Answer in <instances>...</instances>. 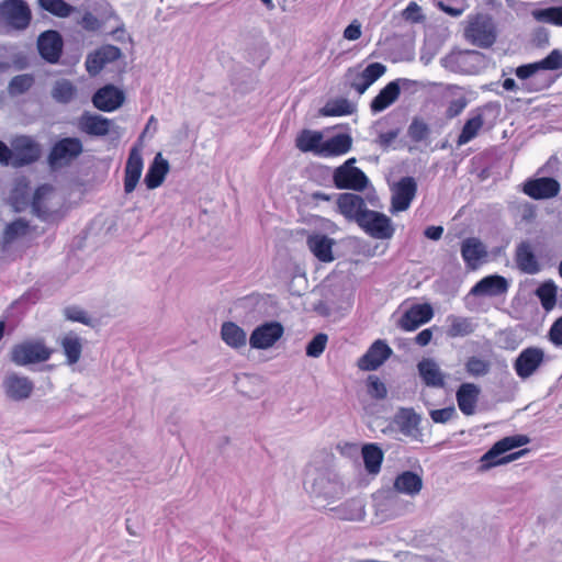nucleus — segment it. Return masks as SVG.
Listing matches in <instances>:
<instances>
[{
  "label": "nucleus",
  "mask_w": 562,
  "mask_h": 562,
  "mask_svg": "<svg viewBox=\"0 0 562 562\" xmlns=\"http://www.w3.org/2000/svg\"><path fill=\"white\" fill-rule=\"evenodd\" d=\"M521 191L533 200H548L560 192V183L551 177L529 178L521 184Z\"/></svg>",
  "instance_id": "ddd939ff"
},
{
  "label": "nucleus",
  "mask_w": 562,
  "mask_h": 562,
  "mask_svg": "<svg viewBox=\"0 0 562 562\" xmlns=\"http://www.w3.org/2000/svg\"><path fill=\"white\" fill-rule=\"evenodd\" d=\"M515 262L517 268L527 274H536L541 269L533 248L527 240H524L517 245L515 251Z\"/></svg>",
  "instance_id": "bb28decb"
},
{
  "label": "nucleus",
  "mask_w": 562,
  "mask_h": 562,
  "mask_svg": "<svg viewBox=\"0 0 562 562\" xmlns=\"http://www.w3.org/2000/svg\"><path fill=\"white\" fill-rule=\"evenodd\" d=\"M361 36V24L353 20L344 31V37L348 41H356Z\"/></svg>",
  "instance_id": "e2e57ef3"
},
{
  "label": "nucleus",
  "mask_w": 562,
  "mask_h": 562,
  "mask_svg": "<svg viewBox=\"0 0 562 562\" xmlns=\"http://www.w3.org/2000/svg\"><path fill=\"white\" fill-rule=\"evenodd\" d=\"M490 362L476 356L469 357L464 362V370L470 376H484L490 372Z\"/></svg>",
  "instance_id": "de8ad7c7"
},
{
  "label": "nucleus",
  "mask_w": 562,
  "mask_h": 562,
  "mask_svg": "<svg viewBox=\"0 0 562 562\" xmlns=\"http://www.w3.org/2000/svg\"><path fill=\"white\" fill-rule=\"evenodd\" d=\"M77 94L76 86L67 79H59L52 89V97L58 103H69Z\"/></svg>",
  "instance_id": "c03bdc74"
},
{
  "label": "nucleus",
  "mask_w": 562,
  "mask_h": 562,
  "mask_svg": "<svg viewBox=\"0 0 562 562\" xmlns=\"http://www.w3.org/2000/svg\"><path fill=\"white\" fill-rule=\"evenodd\" d=\"M13 161L14 167H23L31 165L40 159V145L29 136L16 137L13 143Z\"/></svg>",
  "instance_id": "f3484780"
},
{
  "label": "nucleus",
  "mask_w": 562,
  "mask_h": 562,
  "mask_svg": "<svg viewBox=\"0 0 562 562\" xmlns=\"http://www.w3.org/2000/svg\"><path fill=\"white\" fill-rule=\"evenodd\" d=\"M334 516L345 521H363L366 518V501L363 497H351L329 509Z\"/></svg>",
  "instance_id": "412c9836"
},
{
  "label": "nucleus",
  "mask_w": 562,
  "mask_h": 562,
  "mask_svg": "<svg viewBox=\"0 0 562 562\" xmlns=\"http://www.w3.org/2000/svg\"><path fill=\"white\" fill-rule=\"evenodd\" d=\"M82 150V143L79 138H61L52 147L48 155V164L52 168L66 166L80 156Z\"/></svg>",
  "instance_id": "f8f14e48"
},
{
  "label": "nucleus",
  "mask_w": 562,
  "mask_h": 562,
  "mask_svg": "<svg viewBox=\"0 0 562 562\" xmlns=\"http://www.w3.org/2000/svg\"><path fill=\"white\" fill-rule=\"evenodd\" d=\"M80 24L87 31H97L100 27L98 18L91 12H86L82 15Z\"/></svg>",
  "instance_id": "0e129e2a"
},
{
  "label": "nucleus",
  "mask_w": 562,
  "mask_h": 562,
  "mask_svg": "<svg viewBox=\"0 0 562 562\" xmlns=\"http://www.w3.org/2000/svg\"><path fill=\"white\" fill-rule=\"evenodd\" d=\"M393 353L385 340H375L358 360V367L363 371H373L380 368Z\"/></svg>",
  "instance_id": "a211bd4d"
},
{
  "label": "nucleus",
  "mask_w": 562,
  "mask_h": 562,
  "mask_svg": "<svg viewBox=\"0 0 562 562\" xmlns=\"http://www.w3.org/2000/svg\"><path fill=\"white\" fill-rule=\"evenodd\" d=\"M536 295L543 310L549 312L557 304V285L552 281L543 282L537 288Z\"/></svg>",
  "instance_id": "a18cd8bd"
},
{
  "label": "nucleus",
  "mask_w": 562,
  "mask_h": 562,
  "mask_svg": "<svg viewBox=\"0 0 562 562\" xmlns=\"http://www.w3.org/2000/svg\"><path fill=\"white\" fill-rule=\"evenodd\" d=\"M13 161V148H9L7 144L0 140V162L4 166L12 164Z\"/></svg>",
  "instance_id": "774afa93"
},
{
  "label": "nucleus",
  "mask_w": 562,
  "mask_h": 562,
  "mask_svg": "<svg viewBox=\"0 0 562 562\" xmlns=\"http://www.w3.org/2000/svg\"><path fill=\"white\" fill-rule=\"evenodd\" d=\"M447 322H449L447 336L450 338L468 336L475 329V324L470 317L449 315Z\"/></svg>",
  "instance_id": "ea45409f"
},
{
  "label": "nucleus",
  "mask_w": 562,
  "mask_h": 562,
  "mask_svg": "<svg viewBox=\"0 0 562 562\" xmlns=\"http://www.w3.org/2000/svg\"><path fill=\"white\" fill-rule=\"evenodd\" d=\"M306 244L311 252L322 262H331L334 260L333 246L334 239L319 233H313L307 236Z\"/></svg>",
  "instance_id": "7c9ffc66"
},
{
  "label": "nucleus",
  "mask_w": 562,
  "mask_h": 562,
  "mask_svg": "<svg viewBox=\"0 0 562 562\" xmlns=\"http://www.w3.org/2000/svg\"><path fill=\"white\" fill-rule=\"evenodd\" d=\"M418 374L426 386L443 387L445 373L438 363L431 358H425L417 363Z\"/></svg>",
  "instance_id": "cd10ccee"
},
{
  "label": "nucleus",
  "mask_w": 562,
  "mask_h": 562,
  "mask_svg": "<svg viewBox=\"0 0 562 562\" xmlns=\"http://www.w3.org/2000/svg\"><path fill=\"white\" fill-rule=\"evenodd\" d=\"M53 355L42 339L27 340L12 347L10 358L18 366H27L47 361Z\"/></svg>",
  "instance_id": "423d86ee"
},
{
  "label": "nucleus",
  "mask_w": 562,
  "mask_h": 562,
  "mask_svg": "<svg viewBox=\"0 0 562 562\" xmlns=\"http://www.w3.org/2000/svg\"><path fill=\"white\" fill-rule=\"evenodd\" d=\"M140 137L132 148L128 160L126 162L124 179V190L126 193L132 192L140 179V153L138 149Z\"/></svg>",
  "instance_id": "2f4dec72"
},
{
  "label": "nucleus",
  "mask_w": 562,
  "mask_h": 562,
  "mask_svg": "<svg viewBox=\"0 0 562 562\" xmlns=\"http://www.w3.org/2000/svg\"><path fill=\"white\" fill-rule=\"evenodd\" d=\"M85 65L87 71L91 76H95L104 68L105 63L102 56H100L99 52L95 50L87 56Z\"/></svg>",
  "instance_id": "5fc2aeb1"
},
{
  "label": "nucleus",
  "mask_w": 562,
  "mask_h": 562,
  "mask_svg": "<svg viewBox=\"0 0 562 562\" xmlns=\"http://www.w3.org/2000/svg\"><path fill=\"white\" fill-rule=\"evenodd\" d=\"M432 316L434 310L430 304H415L402 315L398 325L406 331H413L428 323Z\"/></svg>",
  "instance_id": "aec40b11"
},
{
  "label": "nucleus",
  "mask_w": 562,
  "mask_h": 562,
  "mask_svg": "<svg viewBox=\"0 0 562 562\" xmlns=\"http://www.w3.org/2000/svg\"><path fill=\"white\" fill-rule=\"evenodd\" d=\"M33 13L25 0L0 1V26L11 32H23L32 23Z\"/></svg>",
  "instance_id": "20e7f679"
},
{
  "label": "nucleus",
  "mask_w": 562,
  "mask_h": 562,
  "mask_svg": "<svg viewBox=\"0 0 562 562\" xmlns=\"http://www.w3.org/2000/svg\"><path fill=\"white\" fill-rule=\"evenodd\" d=\"M532 16L539 22L562 26V7H550L535 10Z\"/></svg>",
  "instance_id": "09e8293b"
},
{
  "label": "nucleus",
  "mask_w": 562,
  "mask_h": 562,
  "mask_svg": "<svg viewBox=\"0 0 562 562\" xmlns=\"http://www.w3.org/2000/svg\"><path fill=\"white\" fill-rule=\"evenodd\" d=\"M461 257L468 269L475 270L487 257V248L479 238L468 237L461 243Z\"/></svg>",
  "instance_id": "5701e85b"
},
{
  "label": "nucleus",
  "mask_w": 562,
  "mask_h": 562,
  "mask_svg": "<svg viewBox=\"0 0 562 562\" xmlns=\"http://www.w3.org/2000/svg\"><path fill=\"white\" fill-rule=\"evenodd\" d=\"M170 171L169 161L164 158L161 153H157L154 160L148 167L147 173L143 180L148 189H156L160 187L166 176Z\"/></svg>",
  "instance_id": "c756f323"
},
{
  "label": "nucleus",
  "mask_w": 562,
  "mask_h": 562,
  "mask_svg": "<svg viewBox=\"0 0 562 562\" xmlns=\"http://www.w3.org/2000/svg\"><path fill=\"white\" fill-rule=\"evenodd\" d=\"M481 389L474 383L465 382L458 387L456 400L462 414L471 416L475 413Z\"/></svg>",
  "instance_id": "a878e982"
},
{
  "label": "nucleus",
  "mask_w": 562,
  "mask_h": 562,
  "mask_svg": "<svg viewBox=\"0 0 562 562\" xmlns=\"http://www.w3.org/2000/svg\"><path fill=\"white\" fill-rule=\"evenodd\" d=\"M417 192V183L412 177H404L392 188V211H406Z\"/></svg>",
  "instance_id": "6ab92c4d"
},
{
  "label": "nucleus",
  "mask_w": 562,
  "mask_h": 562,
  "mask_svg": "<svg viewBox=\"0 0 562 562\" xmlns=\"http://www.w3.org/2000/svg\"><path fill=\"white\" fill-rule=\"evenodd\" d=\"M464 37L477 47H491L497 38V30L493 18L487 13L469 15L464 27Z\"/></svg>",
  "instance_id": "7ed1b4c3"
},
{
  "label": "nucleus",
  "mask_w": 562,
  "mask_h": 562,
  "mask_svg": "<svg viewBox=\"0 0 562 562\" xmlns=\"http://www.w3.org/2000/svg\"><path fill=\"white\" fill-rule=\"evenodd\" d=\"M407 79H396L389 82L380 92L373 98L370 103V110L373 114L380 113L391 106L400 97L401 82H407Z\"/></svg>",
  "instance_id": "393cba45"
},
{
  "label": "nucleus",
  "mask_w": 562,
  "mask_h": 562,
  "mask_svg": "<svg viewBox=\"0 0 562 562\" xmlns=\"http://www.w3.org/2000/svg\"><path fill=\"white\" fill-rule=\"evenodd\" d=\"M2 387L8 398L21 402L27 400L32 395L34 391V383L27 376L11 372L4 376Z\"/></svg>",
  "instance_id": "dca6fc26"
},
{
  "label": "nucleus",
  "mask_w": 562,
  "mask_h": 562,
  "mask_svg": "<svg viewBox=\"0 0 562 562\" xmlns=\"http://www.w3.org/2000/svg\"><path fill=\"white\" fill-rule=\"evenodd\" d=\"M67 318L74 322H78L85 325L90 324V319L87 316V313L79 308H68L67 310Z\"/></svg>",
  "instance_id": "69168bd1"
},
{
  "label": "nucleus",
  "mask_w": 562,
  "mask_h": 562,
  "mask_svg": "<svg viewBox=\"0 0 562 562\" xmlns=\"http://www.w3.org/2000/svg\"><path fill=\"white\" fill-rule=\"evenodd\" d=\"M529 442V438L525 435H515L505 437L496 441L482 457L481 469L488 470L497 465L506 464L519 459L528 453V449H521L516 452H509L515 448L522 447Z\"/></svg>",
  "instance_id": "f03ea898"
},
{
  "label": "nucleus",
  "mask_w": 562,
  "mask_h": 562,
  "mask_svg": "<svg viewBox=\"0 0 562 562\" xmlns=\"http://www.w3.org/2000/svg\"><path fill=\"white\" fill-rule=\"evenodd\" d=\"M304 488L311 495L326 501H335L346 493L342 481L328 470L307 469Z\"/></svg>",
  "instance_id": "f257e3e1"
},
{
  "label": "nucleus",
  "mask_w": 562,
  "mask_h": 562,
  "mask_svg": "<svg viewBox=\"0 0 562 562\" xmlns=\"http://www.w3.org/2000/svg\"><path fill=\"white\" fill-rule=\"evenodd\" d=\"M437 7L443 11L445 13L449 14L450 16L458 18L462 15V13L465 11L464 7H451L446 4L443 1H438Z\"/></svg>",
  "instance_id": "338daca9"
},
{
  "label": "nucleus",
  "mask_w": 562,
  "mask_h": 562,
  "mask_svg": "<svg viewBox=\"0 0 562 562\" xmlns=\"http://www.w3.org/2000/svg\"><path fill=\"white\" fill-rule=\"evenodd\" d=\"M355 111V104L348 99L338 98L329 100L321 110V114L324 116H344L352 114Z\"/></svg>",
  "instance_id": "37998d69"
},
{
  "label": "nucleus",
  "mask_w": 562,
  "mask_h": 562,
  "mask_svg": "<svg viewBox=\"0 0 562 562\" xmlns=\"http://www.w3.org/2000/svg\"><path fill=\"white\" fill-rule=\"evenodd\" d=\"M43 233V231L38 232L36 227L31 226L29 222L19 218L11 223H9L3 231V241L5 244H11L18 238L22 237H34L38 236Z\"/></svg>",
  "instance_id": "72a5a7b5"
},
{
  "label": "nucleus",
  "mask_w": 562,
  "mask_h": 562,
  "mask_svg": "<svg viewBox=\"0 0 562 562\" xmlns=\"http://www.w3.org/2000/svg\"><path fill=\"white\" fill-rule=\"evenodd\" d=\"M79 130L91 136H105L109 134L112 121L99 114L85 112L79 119Z\"/></svg>",
  "instance_id": "c85d7f7f"
},
{
  "label": "nucleus",
  "mask_w": 562,
  "mask_h": 562,
  "mask_svg": "<svg viewBox=\"0 0 562 562\" xmlns=\"http://www.w3.org/2000/svg\"><path fill=\"white\" fill-rule=\"evenodd\" d=\"M64 42L59 32L47 30L37 38V49L41 57L49 64H57L63 54Z\"/></svg>",
  "instance_id": "2eb2a0df"
},
{
  "label": "nucleus",
  "mask_w": 562,
  "mask_h": 562,
  "mask_svg": "<svg viewBox=\"0 0 562 562\" xmlns=\"http://www.w3.org/2000/svg\"><path fill=\"white\" fill-rule=\"evenodd\" d=\"M40 7L57 16V18H68L74 11L75 8L67 3L65 0H37Z\"/></svg>",
  "instance_id": "49530a36"
},
{
  "label": "nucleus",
  "mask_w": 562,
  "mask_h": 562,
  "mask_svg": "<svg viewBox=\"0 0 562 562\" xmlns=\"http://www.w3.org/2000/svg\"><path fill=\"white\" fill-rule=\"evenodd\" d=\"M60 346L69 366H72L80 360L82 353V342L78 336L74 334L64 336L60 340Z\"/></svg>",
  "instance_id": "79ce46f5"
},
{
  "label": "nucleus",
  "mask_w": 562,
  "mask_h": 562,
  "mask_svg": "<svg viewBox=\"0 0 562 562\" xmlns=\"http://www.w3.org/2000/svg\"><path fill=\"white\" fill-rule=\"evenodd\" d=\"M283 333L284 328L281 323L266 322L252 330L249 345L254 349H268L282 337Z\"/></svg>",
  "instance_id": "4468645a"
},
{
  "label": "nucleus",
  "mask_w": 562,
  "mask_h": 562,
  "mask_svg": "<svg viewBox=\"0 0 562 562\" xmlns=\"http://www.w3.org/2000/svg\"><path fill=\"white\" fill-rule=\"evenodd\" d=\"M124 99L125 95L122 90L112 85H106L95 91L92 103L101 111L112 112L123 104Z\"/></svg>",
  "instance_id": "4be33fe9"
},
{
  "label": "nucleus",
  "mask_w": 562,
  "mask_h": 562,
  "mask_svg": "<svg viewBox=\"0 0 562 562\" xmlns=\"http://www.w3.org/2000/svg\"><path fill=\"white\" fill-rule=\"evenodd\" d=\"M393 487L401 494L415 496L423 488V479L417 473L407 470L395 477Z\"/></svg>",
  "instance_id": "473e14b6"
},
{
  "label": "nucleus",
  "mask_w": 562,
  "mask_h": 562,
  "mask_svg": "<svg viewBox=\"0 0 562 562\" xmlns=\"http://www.w3.org/2000/svg\"><path fill=\"white\" fill-rule=\"evenodd\" d=\"M375 239H390L394 235L391 220L383 213H342Z\"/></svg>",
  "instance_id": "39448f33"
},
{
  "label": "nucleus",
  "mask_w": 562,
  "mask_h": 562,
  "mask_svg": "<svg viewBox=\"0 0 562 562\" xmlns=\"http://www.w3.org/2000/svg\"><path fill=\"white\" fill-rule=\"evenodd\" d=\"M296 147L303 151H312L319 156V150L323 143V135L319 132L304 130L296 137Z\"/></svg>",
  "instance_id": "a19ab883"
},
{
  "label": "nucleus",
  "mask_w": 562,
  "mask_h": 562,
  "mask_svg": "<svg viewBox=\"0 0 562 562\" xmlns=\"http://www.w3.org/2000/svg\"><path fill=\"white\" fill-rule=\"evenodd\" d=\"M541 71H560L562 74V50L553 49L541 60L518 66L515 75L520 80L541 76Z\"/></svg>",
  "instance_id": "9b49d317"
},
{
  "label": "nucleus",
  "mask_w": 562,
  "mask_h": 562,
  "mask_svg": "<svg viewBox=\"0 0 562 562\" xmlns=\"http://www.w3.org/2000/svg\"><path fill=\"white\" fill-rule=\"evenodd\" d=\"M328 337L324 333L315 335L312 340L306 345V355L311 358H318L325 350Z\"/></svg>",
  "instance_id": "603ef678"
},
{
  "label": "nucleus",
  "mask_w": 562,
  "mask_h": 562,
  "mask_svg": "<svg viewBox=\"0 0 562 562\" xmlns=\"http://www.w3.org/2000/svg\"><path fill=\"white\" fill-rule=\"evenodd\" d=\"M368 394L378 401H382L387 396V389L376 375H369L367 380Z\"/></svg>",
  "instance_id": "3c124183"
},
{
  "label": "nucleus",
  "mask_w": 562,
  "mask_h": 562,
  "mask_svg": "<svg viewBox=\"0 0 562 562\" xmlns=\"http://www.w3.org/2000/svg\"><path fill=\"white\" fill-rule=\"evenodd\" d=\"M351 143V137L348 134H337L323 140L319 156L331 157L344 155L350 150Z\"/></svg>",
  "instance_id": "f704fd0d"
},
{
  "label": "nucleus",
  "mask_w": 562,
  "mask_h": 562,
  "mask_svg": "<svg viewBox=\"0 0 562 562\" xmlns=\"http://www.w3.org/2000/svg\"><path fill=\"white\" fill-rule=\"evenodd\" d=\"M386 71V67L381 63L369 64L366 68H349L346 78L352 89L359 94H363L367 89L381 78Z\"/></svg>",
  "instance_id": "9d476101"
},
{
  "label": "nucleus",
  "mask_w": 562,
  "mask_h": 562,
  "mask_svg": "<svg viewBox=\"0 0 562 562\" xmlns=\"http://www.w3.org/2000/svg\"><path fill=\"white\" fill-rule=\"evenodd\" d=\"M398 134H400V130L398 128H393V130H390L387 132H380L378 137H376V139H375V143L381 148L386 150V149H389L391 147L393 142L397 138Z\"/></svg>",
  "instance_id": "13d9d810"
},
{
  "label": "nucleus",
  "mask_w": 562,
  "mask_h": 562,
  "mask_svg": "<svg viewBox=\"0 0 562 562\" xmlns=\"http://www.w3.org/2000/svg\"><path fill=\"white\" fill-rule=\"evenodd\" d=\"M408 136L414 142L425 140L429 135L428 125L422 120L414 119L408 126Z\"/></svg>",
  "instance_id": "864d4df0"
},
{
  "label": "nucleus",
  "mask_w": 562,
  "mask_h": 562,
  "mask_svg": "<svg viewBox=\"0 0 562 562\" xmlns=\"http://www.w3.org/2000/svg\"><path fill=\"white\" fill-rule=\"evenodd\" d=\"M549 340L555 346H562V316L557 318L548 333Z\"/></svg>",
  "instance_id": "bf43d9fd"
},
{
  "label": "nucleus",
  "mask_w": 562,
  "mask_h": 562,
  "mask_svg": "<svg viewBox=\"0 0 562 562\" xmlns=\"http://www.w3.org/2000/svg\"><path fill=\"white\" fill-rule=\"evenodd\" d=\"M394 424L405 436H414L418 429L420 417L413 408L401 407L394 415Z\"/></svg>",
  "instance_id": "c9c22d12"
},
{
  "label": "nucleus",
  "mask_w": 562,
  "mask_h": 562,
  "mask_svg": "<svg viewBox=\"0 0 562 562\" xmlns=\"http://www.w3.org/2000/svg\"><path fill=\"white\" fill-rule=\"evenodd\" d=\"M457 412L454 406H448L440 409H432L430 411L429 415L434 423L436 424H446L448 423L453 416H456Z\"/></svg>",
  "instance_id": "4d7b16f0"
},
{
  "label": "nucleus",
  "mask_w": 562,
  "mask_h": 562,
  "mask_svg": "<svg viewBox=\"0 0 562 562\" xmlns=\"http://www.w3.org/2000/svg\"><path fill=\"white\" fill-rule=\"evenodd\" d=\"M544 350L540 347L530 346L522 349L513 363L515 373L521 380L532 376L546 363Z\"/></svg>",
  "instance_id": "6e6552de"
},
{
  "label": "nucleus",
  "mask_w": 562,
  "mask_h": 562,
  "mask_svg": "<svg viewBox=\"0 0 562 562\" xmlns=\"http://www.w3.org/2000/svg\"><path fill=\"white\" fill-rule=\"evenodd\" d=\"M508 286V281L504 277L491 274L476 282L470 294L474 296H498L506 293Z\"/></svg>",
  "instance_id": "b1692460"
},
{
  "label": "nucleus",
  "mask_w": 562,
  "mask_h": 562,
  "mask_svg": "<svg viewBox=\"0 0 562 562\" xmlns=\"http://www.w3.org/2000/svg\"><path fill=\"white\" fill-rule=\"evenodd\" d=\"M484 116L481 109L471 112V116L465 121L460 135L458 136L457 144L459 146L470 143L475 138L483 127Z\"/></svg>",
  "instance_id": "e433bc0d"
},
{
  "label": "nucleus",
  "mask_w": 562,
  "mask_h": 562,
  "mask_svg": "<svg viewBox=\"0 0 562 562\" xmlns=\"http://www.w3.org/2000/svg\"><path fill=\"white\" fill-rule=\"evenodd\" d=\"M97 50L104 59L105 65L117 60L122 55L120 48L113 45H104Z\"/></svg>",
  "instance_id": "680f3d73"
},
{
  "label": "nucleus",
  "mask_w": 562,
  "mask_h": 562,
  "mask_svg": "<svg viewBox=\"0 0 562 562\" xmlns=\"http://www.w3.org/2000/svg\"><path fill=\"white\" fill-rule=\"evenodd\" d=\"M403 18L412 22L423 21L422 8L414 1L409 2L403 11Z\"/></svg>",
  "instance_id": "052dcab7"
},
{
  "label": "nucleus",
  "mask_w": 562,
  "mask_h": 562,
  "mask_svg": "<svg viewBox=\"0 0 562 562\" xmlns=\"http://www.w3.org/2000/svg\"><path fill=\"white\" fill-rule=\"evenodd\" d=\"M221 337L223 341L232 348L246 346L247 336L245 330L233 322H225L221 327Z\"/></svg>",
  "instance_id": "58836bf2"
},
{
  "label": "nucleus",
  "mask_w": 562,
  "mask_h": 562,
  "mask_svg": "<svg viewBox=\"0 0 562 562\" xmlns=\"http://www.w3.org/2000/svg\"><path fill=\"white\" fill-rule=\"evenodd\" d=\"M468 103L469 101L463 94L450 100L446 110L447 117L453 119L458 116L467 108Z\"/></svg>",
  "instance_id": "6e6d98bb"
},
{
  "label": "nucleus",
  "mask_w": 562,
  "mask_h": 562,
  "mask_svg": "<svg viewBox=\"0 0 562 562\" xmlns=\"http://www.w3.org/2000/svg\"><path fill=\"white\" fill-rule=\"evenodd\" d=\"M322 202H327L328 207L337 205L338 211H369L364 200L355 193L334 194L333 196L324 192H314L310 196V204L314 207H321Z\"/></svg>",
  "instance_id": "1a4fd4ad"
},
{
  "label": "nucleus",
  "mask_w": 562,
  "mask_h": 562,
  "mask_svg": "<svg viewBox=\"0 0 562 562\" xmlns=\"http://www.w3.org/2000/svg\"><path fill=\"white\" fill-rule=\"evenodd\" d=\"M34 83L32 75L23 74L14 76L9 82V92L12 95L25 93Z\"/></svg>",
  "instance_id": "8fccbe9b"
},
{
  "label": "nucleus",
  "mask_w": 562,
  "mask_h": 562,
  "mask_svg": "<svg viewBox=\"0 0 562 562\" xmlns=\"http://www.w3.org/2000/svg\"><path fill=\"white\" fill-rule=\"evenodd\" d=\"M356 158H349L333 172V181L338 189L362 191L369 183L364 172L355 166Z\"/></svg>",
  "instance_id": "0eeeda50"
},
{
  "label": "nucleus",
  "mask_w": 562,
  "mask_h": 562,
  "mask_svg": "<svg viewBox=\"0 0 562 562\" xmlns=\"http://www.w3.org/2000/svg\"><path fill=\"white\" fill-rule=\"evenodd\" d=\"M364 469L369 474H378L381 470L384 453L376 443H366L361 449Z\"/></svg>",
  "instance_id": "4c0bfd02"
}]
</instances>
